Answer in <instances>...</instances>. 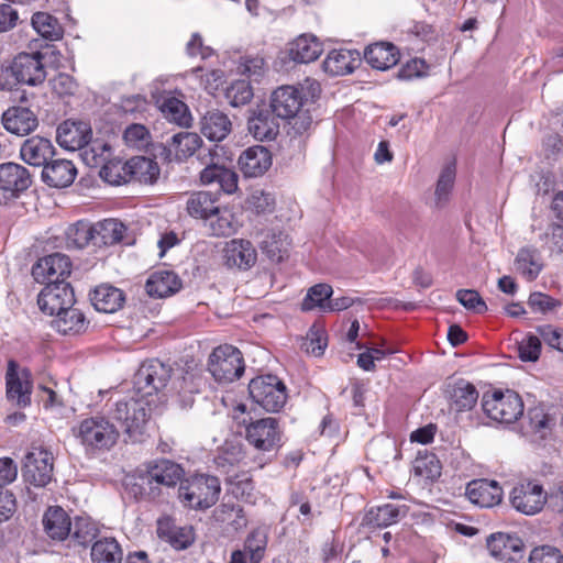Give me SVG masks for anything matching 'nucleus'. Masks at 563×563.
Wrapping results in <instances>:
<instances>
[{"label":"nucleus","mask_w":563,"mask_h":563,"mask_svg":"<svg viewBox=\"0 0 563 563\" xmlns=\"http://www.w3.org/2000/svg\"><path fill=\"white\" fill-rule=\"evenodd\" d=\"M71 432L85 453L90 456L109 452L120 439V431L117 426L110 418L101 415L82 419L71 429Z\"/></svg>","instance_id":"1"},{"label":"nucleus","mask_w":563,"mask_h":563,"mask_svg":"<svg viewBox=\"0 0 563 563\" xmlns=\"http://www.w3.org/2000/svg\"><path fill=\"white\" fill-rule=\"evenodd\" d=\"M41 52L20 53L11 64L0 69V88L12 90L18 84L36 86L45 80L46 71Z\"/></svg>","instance_id":"2"},{"label":"nucleus","mask_w":563,"mask_h":563,"mask_svg":"<svg viewBox=\"0 0 563 563\" xmlns=\"http://www.w3.org/2000/svg\"><path fill=\"white\" fill-rule=\"evenodd\" d=\"M221 493V483L217 476L198 474L180 482L178 498L188 508L205 510L212 507Z\"/></svg>","instance_id":"3"},{"label":"nucleus","mask_w":563,"mask_h":563,"mask_svg":"<svg viewBox=\"0 0 563 563\" xmlns=\"http://www.w3.org/2000/svg\"><path fill=\"white\" fill-rule=\"evenodd\" d=\"M482 408L489 419L505 424L516 422L525 410L521 397L510 389L485 393L482 398Z\"/></svg>","instance_id":"4"},{"label":"nucleus","mask_w":563,"mask_h":563,"mask_svg":"<svg viewBox=\"0 0 563 563\" xmlns=\"http://www.w3.org/2000/svg\"><path fill=\"white\" fill-rule=\"evenodd\" d=\"M245 369L241 351L233 345L217 346L209 356L208 371L212 377L222 384L232 383L240 378Z\"/></svg>","instance_id":"5"},{"label":"nucleus","mask_w":563,"mask_h":563,"mask_svg":"<svg viewBox=\"0 0 563 563\" xmlns=\"http://www.w3.org/2000/svg\"><path fill=\"white\" fill-rule=\"evenodd\" d=\"M252 400L268 412H278L286 404L285 384L275 375L253 378L249 384Z\"/></svg>","instance_id":"6"},{"label":"nucleus","mask_w":563,"mask_h":563,"mask_svg":"<svg viewBox=\"0 0 563 563\" xmlns=\"http://www.w3.org/2000/svg\"><path fill=\"white\" fill-rule=\"evenodd\" d=\"M282 439L283 431L277 418L257 419L245 427V440L262 453L277 452L283 444Z\"/></svg>","instance_id":"7"},{"label":"nucleus","mask_w":563,"mask_h":563,"mask_svg":"<svg viewBox=\"0 0 563 563\" xmlns=\"http://www.w3.org/2000/svg\"><path fill=\"white\" fill-rule=\"evenodd\" d=\"M218 146L209 148L207 154H200V161L206 167L200 172V181L202 185H218L225 194H233L238 189V174L219 164Z\"/></svg>","instance_id":"8"},{"label":"nucleus","mask_w":563,"mask_h":563,"mask_svg":"<svg viewBox=\"0 0 563 563\" xmlns=\"http://www.w3.org/2000/svg\"><path fill=\"white\" fill-rule=\"evenodd\" d=\"M111 418L121 423L130 437L142 433L148 419L147 402L141 398H129L115 402Z\"/></svg>","instance_id":"9"},{"label":"nucleus","mask_w":563,"mask_h":563,"mask_svg":"<svg viewBox=\"0 0 563 563\" xmlns=\"http://www.w3.org/2000/svg\"><path fill=\"white\" fill-rule=\"evenodd\" d=\"M509 500L514 509L526 516L539 514L548 500L543 486L536 481L517 484L510 492Z\"/></svg>","instance_id":"10"},{"label":"nucleus","mask_w":563,"mask_h":563,"mask_svg":"<svg viewBox=\"0 0 563 563\" xmlns=\"http://www.w3.org/2000/svg\"><path fill=\"white\" fill-rule=\"evenodd\" d=\"M75 303L74 289L65 280L48 283L38 294L37 305L41 311L55 316Z\"/></svg>","instance_id":"11"},{"label":"nucleus","mask_w":563,"mask_h":563,"mask_svg":"<svg viewBox=\"0 0 563 563\" xmlns=\"http://www.w3.org/2000/svg\"><path fill=\"white\" fill-rule=\"evenodd\" d=\"M172 369L158 360L144 362L135 374L134 384L139 391L152 395L166 387Z\"/></svg>","instance_id":"12"},{"label":"nucleus","mask_w":563,"mask_h":563,"mask_svg":"<svg viewBox=\"0 0 563 563\" xmlns=\"http://www.w3.org/2000/svg\"><path fill=\"white\" fill-rule=\"evenodd\" d=\"M53 454L42 448H33L24 461V477L31 484L43 487L53 476Z\"/></svg>","instance_id":"13"},{"label":"nucleus","mask_w":563,"mask_h":563,"mask_svg":"<svg viewBox=\"0 0 563 563\" xmlns=\"http://www.w3.org/2000/svg\"><path fill=\"white\" fill-rule=\"evenodd\" d=\"M71 262L62 253H53L40 258L32 267V276L38 283H57L70 275Z\"/></svg>","instance_id":"14"},{"label":"nucleus","mask_w":563,"mask_h":563,"mask_svg":"<svg viewBox=\"0 0 563 563\" xmlns=\"http://www.w3.org/2000/svg\"><path fill=\"white\" fill-rule=\"evenodd\" d=\"M7 398L20 407L31 404L32 379L26 368L19 371L14 361H9L5 374Z\"/></svg>","instance_id":"15"},{"label":"nucleus","mask_w":563,"mask_h":563,"mask_svg":"<svg viewBox=\"0 0 563 563\" xmlns=\"http://www.w3.org/2000/svg\"><path fill=\"white\" fill-rule=\"evenodd\" d=\"M303 106L302 92L294 86L278 87L271 97V109L280 119L288 120L300 112Z\"/></svg>","instance_id":"16"},{"label":"nucleus","mask_w":563,"mask_h":563,"mask_svg":"<svg viewBox=\"0 0 563 563\" xmlns=\"http://www.w3.org/2000/svg\"><path fill=\"white\" fill-rule=\"evenodd\" d=\"M91 137V126L85 121L67 120L57 129L58 144L69 151H77L88 146Z\"/></svg>","instance_id":"17"},{"label":"nucleus","mask_w":563,"mask_h":563,"mask_svg":"<svg viewBox=\"0 0 563 563\" xmlns=\"http://www.w3.org/2000/svg\"><path fill=\"white\" fill-rule=\"evenodd\" d=\"M32 184L30 172L16 163L0 164V190L8 197L15 198Z\"/></svg>","instance_id":"18"},{"label":"nucleus","mask_w":563,"mask_h":563,"mask_svg":"<svg viewBox=\"0 0 563 563\" xmlns=\"http://www.w3.org/2000/svg\"><path fill=\"white\" fill-rule=\"evenodd\" d=\"M487 549L492 556L503 562H516L523 556V542L515 534H490L487 539Z\"/></svg>","instance_id":"19"},{"label":"nucleus","mask_w":563,"mask_h":563,"mask_svg":"<svg viewBox=\"0 0 563 563\" xmlns=\"http://www.w3.org/2000/svg\"><path fill=\"white\" fill-rule=\"evenodd\" d=\"M470 501L482 508H492L500 504L503 488L496 481L475 479L467 484L465 492Z\"/></svg>","instance_id":"20"},{"label":"nucleus","mask_w":563,"mask_h":563,"mask_svg":"<svg viewBox=\"0 0 563 563\" xmlns=\"http://www.w3.org/2000/svg\"><path fill=\"white\" fill-rule=\"evenodd\" d=\"M125 493L135 500H158L162 496V488L154 485L145 468H140L129 474L123 479Z\"/></svg>","instance_id":"21"},{"label":"nucleus","mask_w":563,"mask_h":563,"mask_svg":"<svg viewBox=\"0 0 563 563\" xmlns=\"http://www.w3.org/2000/svg\"><path fill=\"white\" fill-rule=\"evenodd\" d=\"M223 258L228 267L246 271L255 265L257 253L250 241L233 239L225 243Z\"/></svg>","instance_id":"22"},{"label":"nucleus","mask_w":563,"mask_h":563,"mask_svg":"<svg viewBox=\"0 0 563 563\" xmlns=\"http://www.w3.org/2000/svg\"><path fill=\"white\" fill-rule=\"evenodd\" d=\"M55 155V147L51 140L43 136H32L26 139L20 148V157L31 166L43 167Z\"/></svg>","instance_id":"23"},{"label":"nucleus","mask_w":563,"mask_h":563,"mask_svg":"<svg viewBox=\"0 0 563 563\" xmlns=\"http://www.w3.org/2000/svg\"><path fill=\"white\" fill-rule=\"evenodd\" d=\"M1 122L3 128L11 134L24 136L33 132L38 120L36 114L25 107H11L2 114Z\"/></svg>","instance_id":"24"},{"label":"nucleus","mask_w":563,"mask_h":563,"mask_svg":"<svg viewBox=\"0 0 563 563\" xmlns=\"http://www.w3.org/2000/svg\"><path fill=\"white\" fill-rule=\"evenodd\" d=\"M322 51L321 42L311 34H301L286 46L289 59L297 64H308L316 60L322 54Z\"/></svg>","instance_id":"25"},{"label":"nucleus","mask_w":563,"mask_h":563,"mask_svg":"<svg viewBox=\"0 0 563 563\" xmlns=\"http://www.w3.org/2000/svg\"><path fill=\"white\" fill-rule=\"evenodd\" d=\"M247 129L256 140L272 141L279 132V123L272 109L257 108L249 118Z\"/></svg>","instance_id":"26"},{"label":"nucleus","mask_w":563,"mask_h":563,"mask_svg":"<svg viewBox=\"0 0 563 563\" xmlns=\"http://www.w3.org/2000/svg\"><path fill=\"white\" fill-rule=\"evenodd\" d=\"M272 165L269 151L262 146H251L239 157V166L245 177H258L265 174Z\"/></svg>","instance_id":"27"},{"label":"nucleus","mask_w":563,"mask_h":563,"mask_svg":"<svg viewBox=\"0 0 563 563\" xmlns=\"http://www.w3.org/2000/svg\"><path fill=\"white\" fill-rule=\"evenodd\" d=\"M156 531L159 539L168 542L176 550H184L194 541L192 529L178 527L170 517L159 518Z\"/></svg>","instance_id":"28"},{"label":"nucleus","mask_w":563,"mask_h":563,"mask_svg":"<svg viewBox=\"0 0 563 563\" xmlns=\"http://www.w3.org/2000/svg\"><path fill=\"white\" fill-rule=\"evenodd\" d=\"M77 169L71 161L51 159L42 170L43 181L51 187L64 188L73 184Z\"/></svg>","instance_id":"29"},{"label":"nucleus","mask_w":563,"mask_h":563,"mask_svg":"<svg viewBox=\"0 0 563 563\" xmlns=\"http://www.w3.org/2000/svg\"><path fill=\"white\" fill-rule=\"evenodd\" d=\"M89 297L95 309L104 313L117 312L125 302L124 292L108 284L97 286Z\"/></svg>","instance_id":"30"},{"label":"nucleus","mask_w":563,"mask_h":563,"mask_svg":"<svg viewBox=\"0 0 563 563\" xmlns=\"http://www.w3.org/2000/svg\"><path fill=\"white\" fill-rule=\"evenodd\" d=\"M145 470L153 484L158 487H174L181 482L184 475V470L179 464L165 459L146 464Z\"/></svg>","instance_id":"31"},{"label":"nucleus","mask_w":563,"mask_h":563,"mask_svg":"<svg viewBox=\"0 0 563 563\" xmlns=\"http://www.w3.org/2000/svg\"><path fill=\"white\" fill-rule=\"evenodd\" d=\"M181 287L178 276L167 269H158L153 272L145 284L148 296L156 298H165L176 294Z\"/></svg>","instance_id":"32"},{"label":"nucleus","mask_w":563,"mask_h":563,"mask_svg":"<svg viewBox=\"0 0 563 563\" xmlns=\"http://www.w3.org/2000/svg\"><path fill=\"white\" fill-rule=\"evenodd\" d=\"M89 325V321L78 308H70L55 314L52 327L63 335H77L84 333Z\"/></svg>","instance_id":"33"},{"label":"nucleus","mask_w":563,"mask_h":563,"mask_svg":"<svg viewBox=\"0 0 563 563\" xmlns=\"http://www.w3.org/2000/svg\"><path fill=\"white\" fill-rule=\"evenodd\" d=\"M43 526L47 536L58 541L65 540L73 529L70 518L62 507H49L44 514Z\"/></svg>","instance_id":"34"},{"label":"nucleus","mask_w":563,"mask_h":563,"mask_svg":"<svg viewBox=\"0 0 563 563\" xmlns=\"http://www.w3.org/2000/svg\"><path fill=\"white\" fill-rule=\"evenodd\" d=\"M231 130V120L219 110L208 111L200 120V132L210 141L224 140Z\"/></svg>","instance_id":"35"},{"label":"nucleus","mask_w":563,"mask_h":563,"mask_svg":"<svg viewBox=\"0 0 563 563\" xmlns=\"http://www.w3.org/2000/svg\"><path fill=\"white\" fill-rule=\"evenodd\" d=\"M364 58L373 68L386 70L397 64L399 52L391 43H375L366 47Z\"/></svg>","instance_id":"36"},{"label":"nucleus","mask_w":563,"mask_h":563,"mask_svg":"<svg viewBox=\"0 0 563 563\" xmlns=\"http://www.w3.org/2000/svg\"><path fill=\"white\" fill-rule=\"evenodd\" d=\"M122 169L130 175V179L143 184H153L159 175L157 163L145 156L132 157L125 162Z\"/></svg>","instance_id":"37"},{"label":"nucleus","mask_w":563,"mask_h":563,"mask_svg":"<svg viewBox=\"0 0 563 563\" xmlns=\"http://www.w3.org/2000/svg\"><path fill=\"white\" fill-rule=\"evenodd\" d=\"M214 520L225 527L227 531L239 532L246 528L249 520L243 508L233 503H222L213 511Z\"/></svg>","instance_id":"38"},{"label":"nucleus","mask_w":563,"mask_h":563,"mask_svg":"<svg viewBox=\"0 0 563 563\" xmlns=\"http://www.w3.org/2000/svg\"><path fill=\"white\" fill-rule=\"evenodd\" d=\"M407 512L406 506L385 504L371 508L364 516V525L373 528H385L396 523Z\"/></svg>","instance_id":"39"},{"label":"nucleus","mask_w":563,"mask_h":563,"mask_svg":"<svg viewBox=\"0 0 563 563\" xmlns=\"http://www.w3.org/2000/svg\"><path fill=\"white\" fill-rule=\"evenodd\" d=\"M95 235V246H108L120 243L123 241L126 232V227L115 220L106 219L96 224H92Z\"/></svg>","instance_id":"40"},{"label":"nucleus","mask_w":563,"mask_h":563,"mask_svg":"<svg viewBox=\"0 0 563 563\" xmlns=\"http://www.w3.org/2000/svg\"><path fill=\"white\" fill-rule=\"evenodd\" d=\"M357 58L349 49H332L322 63L323 70L331 76H343L354 70Z\"/></svg>","instance_id":"41"},{"label":"nucleus","mask_w":563,"mask_h":563,"mask_svg":"<svg viewBox=\"0 0 563 563\" xmlns=\"http://www.w3.org/2000/svg\"><path fill=\"white\" fill-rule=\"evenodd\" d=\"M478 399L475 386L466 380L456 382L450 391V408L456 412L471 410Z\"/></svg>","instance_id":"42"},{"label":"nucleus","mask_w":563,"mask_h":563,"mask_svg":"<svg viewBox=\"0 0 563 563\" xmlns=\"http://www.w3.org/2000/svg\"><path fill=\"white\" fill-rule=\"evenodd\" d=\"M517 272L527 280H534L543 268L541 255L533 247H522L515 258Z\"/></svg>","instance_id":"43"},{"label":"nucleus","mask_w":563,"mask_h":563,"mask_svg":"<svg viewBox=\"0 0 563 563\" xmlns=\"http://www.w3.org/2000/svg\"><path fill=\"white\" fill-rule=\"evenodd\" d=\"M122 549L114 538H102L97 540L91 548V560L93 563H121Z\"/></svg>","instance_id":"44"},{"label":"nucleus","mask_w":563,"mask_h":563,"mask_svg":"<svg viewBox=\"0 0 563 563\" xmlns=\"http://www.w3.org/2000/svg\"><path fill=\"white\" fill-rule=\"evenodd\" d=\"M202 140L197 133L180 132L174 134L168 143L169 151H174L177 161H185L201 147Z\"/></svg>","instance_id":"45"},{"label":"nucleus","mask_w":563,"mask_h":563,"mask_svg":"<svg viewBox=\"0 0 563 563\" xmlns=\"http://www.w3.org/2000/svg\"><path fill=\"white\" fill-rule=\"evenodd\" d=\"M31 24L38 35L47 41H59L64 35V29L59 21L47 12H35Z\"/></svg>","instance_id":"46"},{"label":"nucleus","mask_w":563,"mask_h":563,"mask_svg":"<svg viewBox=\"0 0 563 563\" xmlns=\"http://www.w3.org/2000/svg\"><path fill=\"white\" fill-rule=\"evenodd\" d=\"M218 211L216 198L208 191L192 194L187 200V212L196 219L207 220Z\"/></svg>","instance_id":"47"},{"label":"nucleus","mask_w":563,"mask_h":563,"mask_svg":"<svg viewBox=\"0 0 563 563\" xmlns=\"http://www.w3.org/2000/svg\"><path fill=\"white\" fill-rule=\"evenodd\" d=\"M289 120H291L290 128L287 132L289 143L292 147L301 152L306 147V141L312 126V117L308 112L300 111Z\"/></svg>","instance_id":"48"},{"label":"nucleus","mask_w":563,"mask_h":563,"mask_svg":"<svg viewBox=\"0 0 563 563\" xmlns=\"http://www.w3.org/2000/svg\"><path fill=\"white\" fill-rule=\"evenodd\" d=\"M333 289L329 284L321 283L310 287L301 302L302 311H311L318 309L321 312H328L330 298Z\"/></svg>","instance_id":"49"},{"label":"nucleus","mask_w":563,"mask_h":563,"mask_svg":"<svg viewBox=\"0 0 563 563\" xmlns=\"http://www.w3.org/2000/svg\"><path fill=\"white\" fill-rule=\"evenodd\" d=\"M288 236L283 232H272L266 234L261 244L263 253L275 263L282 262L288 255Z\"/></svg>","instance_id":"50"},{"label":"nucleus","mask_w":563,"mask_h":563,"mask_svg":"<svg viewBox=\"0 0 563 563\" xmlns=\"http://www.w3.org/2000/svg\"><path fill=\"white\" fill-rule=\"evenodd\" d=\"M66 243L68 247L84 249L89 243L95 245V235L92 224L78 221L68 227L66 231Z\"/></svg>","instance_id":"51"},{"label":"nucleus","mask_w":563,"mask_h":563,"mask_svg":"<svg viewBox=\"0 0 563 563\" xmlns=\"http://www.w3.org/2000/svg\"><path fill=\"white\" fill-rule=\"evenodd\" d=\"M456 169L454 164L445 165L439 176L435 187V207H444L450 198V194L454 186Z\"/></svg>","instance_id":"52"},{"label":"nucleus","mask_w":563,"mask_h":563,"mask_svg":"<svg viewBox=\"0 0 563 563\" xmlns=\"http://www.w3.org/2000/svg\"><path fill=\"white\" fill-rule=\"evenodd\" d=\"M211 217L216 219L211 221L210 227L213 235L227 236L235 233L239 228V221L233 212L228 208H219Z\"/></svg>","instance_id":"53"},{"label":"nucleus","mask_w":563,"mask_h":563,"mask_svg":"<svg viewBox=\"0 0 563 563\" xmlns=\"http://www.w3.org/2000/svg\"><path fill=\"white\" fill-rule=\"evenodd\" d=\"M267 547V533L264 529L252 530L244 543L245 552L250 554V563H260Z\"/></svg>","instance_id":"54"},{"label":"nucleus","mask_w":563,"mask_h":563,"mask_svg":"<svg viewBox=\"0 0 563 563\" xmlns=\"http://www.w3.org/2000/svg\"><path fill=\"white\" fill-rule=\"evenodd\" d=\"M161 110L167 120L175 122L178 125L189 124L190 118L187 112V106L177 98L166 99L163 102Z\"/></svg>","instance_id":"55"},{"label":"nucleus","mask_w":563,"mask_h":563,"mask_svg":"<svg viewBox=\"0 0 563 563\" xmlns=\"http://www.w3.org/2000/svg\"><path fill=\"white\" fill-rule=\"evenodd\" d=\"M541 339L539 333L526 335L518 343L519 357L525 362H536L541 353Z\"/></svg>","instance_id":"56"},{"label":"nucleus","mask_w":563,"mask_h":563,"mask_svg":"<svg viewBox=\"0 0 563 563\" xmlns=\"http://www.w3.org/2000/svg\"><path fill=\"white\" fill-rule=\"evenodd\" d=\"M239 69L251 80L258 81L266 71V64L263 57L245 56L241 59Z\"/></svg>","instance_id":"57"},{"label":"nucleus","mask_w":563,"mask_h":563,"mask_svg":"<svg viewBox=\"0 0 563 563\" xmlns=\"http://www.w3.org/2000/svg\"><path fill=\"white\" fill-rule=\"evenodd\" d=\"M456 300L467 310H473L477 313L487 311V305L474 289H460L456 291Z\"/></svg>","instance_id":"58"},{"label":"nucleus","mask_w":563,"mask_h":563,"mask_svg":"<svg viewBox=\"0 0 563 563\" xmlns=\"http://www.w3.org/2000/svg\"><path fill=\"white\" fill-rule=\"evenodd\" d=\"M249 207L257 214L273 212L275 208L274 197L263 190H254L247 199Z\"/></svg>","instance_id":"59"},{"label":"nucleus","mask_w":563,"mask_h":563,"mask_svg":"<svg viewBox=\"0 0 563 563\" xmlns=\"http://www.w3.org/2000/svg\"><path fill=\"white\" fill-rule=\"evenodd\" d=\"M227 97L231 106L240 107L251 101L253 91L247 81L239 80L228 89Z\"/></svg>","instance_id":"60"},{"label":"nucleus","mask_w":563,"mask_h":563,"mask_svg":"<svg viewBox=\"0 0 563 563\" xmlns=\"http://www.w3.org/2000/svg\"><path fill=\"white\" fill-rule=\"evenodd\" d=\"M97 531L95 523L89 519L77 518L71 536L79 544L86 545L96 538Z\"/></svg>","instance_id":"61"},{"label":"nucleus","mask_w":563,"mask_h":563,"mask_svg":"<svg viewBox=\"0 0 563 563\" xmlns=\"http://www.w3.org/2000/svg\"><path fill=\"white\" fill-rule=\"evenodd\" d=\"M529 563H563V555L553 547L542 545L531 551Z\"/></svg>","instance_id":"62"},{"label":"nucleus","mask_w":563,"mask_h":563,"mask_svg":"<svg viewBox=\"0 0 563 563\" xmlns=\"http://www.w3.org/2000/svg\"><path fill=\"white\" fill-rule=\"evenodd\" d=\"M528 305L533 312L545 313L558 308L560 302L545 294L533 292L528 299Z\"/></svg>","instance_id":"63"},{"label":"nucleus","mask_w":563,"mask_h":563,"mask_svg":"<svg viewBox=\"0 0 563 563\" xmlns=\"http://www.w3.org/2000/svg\"><path fill=\"white\" fill-rule=\"evenodd\" d=\"M537 333L542 336V340L549 346L563 353V330L551 324H544L537 328Z\"/></svg>","instance_id":"64"}]
</instances>
